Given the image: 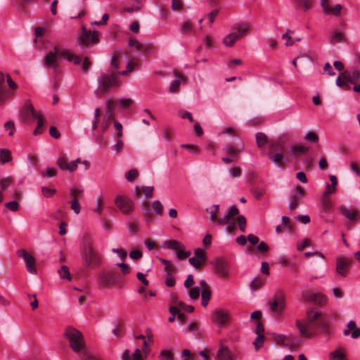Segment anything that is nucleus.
Instances as JSON below:
<instances>
[{"label":"nucleus","mask_w":360,"mask_h":360,"mask_svg":"<svg viewBox=\"0 0 360 360\" xmlns=\"http://www.w3.org/2000/svg\"><path fill=\"white\" fill-rule=\"evenodd\" d=\"M63 59H65L75 65H79L82 63L81 58L78 56L75 55L71 51L56 47L46 55L44 63L46 67L56 70L58 63Z\"/></svg>","instance_id":"1"},{"label":"nucleus","mask_w":360,"mask_h":360,"mask_svg":"<svg viewBox=\"0 0 360 360\" xmlns=\"http://www.w3.org/2000/svg\"><path fill=\"white\" fill-rule=\"evenodd\" d=\"M323 317L320 311L311 309L307 312V320L304 322L297 321V327L302 338H311L316 333L315 326Z\"/></svg>","instance_id":"2"},{"label":"nucleus","mask_w":360,"mask_h":360,"mask_svg":"<svg viewBox=\"0 0 360 360\" xmlns=\"http://www.w3.org/2000/svg\"><path fill=\"white\" fill-rule=\"evenodd\" d=\"M250 30V25L246 22H238L231 27V31L222 39L225 46L231 47L235 43L248 34Z\"/></svg>","instance_id":"3"},{"label":"nucleus","mask_w":360,"mask_h":360,"mask_svg":"<svg viewBox=\"0 0 360 360\" xmlns=\"http://www.w3.org/2000/svg\"><path fill=\"white\" fill-rule=\"evenodd\" d=\"M81 259L84 266L88 269H96L101 264V258L94 250L92 244L85 240L82 247Z\"/></svg>","instance_id":"4"},{"label":"nucleus","mask_w":360,"mask_h":360,"mask_svg":"<svg viewBox=\"0 0 360 360\" xmlns=\"http://www.w3.org/2000/svg\"><path fill=\"white\" fill-rule=\"evenodd\" d=\"M64 336L68 341L71 349L76 353L81 352L85 347L84 337L80 331L73 327H68Z\"/></svg>","instance_id":"5"},{"label":"nucleus","mask_w":360,"mask_h":360,"mask_svg":"<svg viewBox=\"0 0 360 360\" xmlns=\"http://www.w3.org/2000/svg\"><path fill=\"white\" fill-rule=\"evenodd\" d=\"M17 84L9 75L0 72V103L6 102L12 96L11 91L16 90Z\"/></svg>","instance_id":"6"},{"label":"nucleus","mask_w":360,"mask_h":360,"mask_svg":"<svg viewBox=\"0 0 360 360\" xmlns=\"http://www.w3.org/2000/svg\"><path fill=\"white\" fill-rule=\"evenodd\" d=\"M238 214V210L236 205H231L223 217L219 218L218 225H224L227 234H233L236 229L235 217Z\"/></svg>","instance_id":"7"},{"label":"nucleus","mask_w":360,"mask_h":360,"mask_svg":"<svg viewBox=\"0 0 360 360\" xmlns=\"http://www.w3.org/2000/svg\"><path fill=\"white\" fill-rule=\"evenodd\" d=\"M99 87L96 91L97 94H103L112 87L118 86V77L115 73L103 72L98 78Z\"/></svg>","instance_id":"8"},{"label":"nucleus","mask_w":360,"mask_h":360,"mask_svg":"<svg viewBox=\"0 0 360 360\" xmlns=\"http://www.w3.org/2000/svg\"><path fill=\"white\" fill-rule=\"evenodd\" d=\"M272 336L276 344L283 347H290L291 351L295 350L300 344V340L291 333L288 335L274 333Z\"/></svg>","instance_id":"9"},{"label":"nucleus","mask_w":360,"mask_h":360,"mask_svg":"<svg viewBox=\"0 0 360 360\" xmlns=\"http://www.w3.org/2000/svg\"><path fill=\"white\" fill-rule=\"evenodd\" d=\"M116 274L113 271H102L97 276V283L100 288H105L115 285Z\"/></svg>","instance_id":"10"},{"label":"nucleus","mask_w":360,"mask_h":360,"mask_svg":"<svg viewBox=\"0 0 360 360\" xmlns=\"http://www.w3.org/2000/svg\"><path fill=\"white\" fill-rule=\"evenodd\" d=\"M212 321L217 325L219 328H222L230 320V313L228 310L217 308L212 314Z\"/></svg>","instance_id":"11"},{"label":"nucleus","mask_w":360,"mask_h":360,"mask_svg":"<svg viewBox=\"0 0 360 360\" xmlns=\"http://www.w3.org/2000/svg\"><path fill=\"white\" fill-rule=\"evenodd\" d=\"M280 146L279 143H271L269 146V158L278 168L283 169L284 155L282 153H274V150Z\"/></svg>","instance_id":"12"},{"label":"nucleus","mask_w":360,"mask_h":360,"mask_svg":"<svg viewBox=\"0 0 360 360\" xmlns=\"http://www.w3.org/2000/svg\"><path fill=\"white\" fill-rule=\"evenodd\" d=\"M82 160L78 158L75 160L69 162L65 155H60L57 160V165L62 170H66L70 172L77 169L78 163H81Z\"/></svg>","instance_id":"13"},{"label":"nucleus","mask_w":360,"mask_h":360,"mask_svg":"<svg viewBox=\"0 0 360 360\" xmlns=\"http://www.w3.org/2000/svg\"><path fill=\"white\" fill-rule=\"evenodd\" d=\"M39 115L30 103H27L21 111L20 117L22 121L27 124L32 123Z\"/></svg>","instance_id":"14"},{"label":"nucleus","mask_w":360,"mask_h":360,"mask_svg":"<svg viewBox=\"0 0 360 360\" xmlns=\"http://www.w3.org/2000/svg\"><path fill=\"white\" fill-rule=\"evenodd\" d=\"M17 255L18 257H22L24 259L26 268L29 273L32 274H36L37 273L35 267V259L32 255H30L25 249L19 250L17 252Z\"/></svg>","instance_id":"15"},{"label":"nucleus","mask_w":360,"mask_h":360,"mask_svg":"<svg viewBox=\"0 0 360 360\" xmlns=\"http://www.w3.org/2000/svg\"><path fill=\"white\" fill-rule=\"evenodd\" d=\"M115 203L124 214H128L134 210L132 202L128 198L118 195L115 199Z\"/></svg>","instance_id":"16"},{"label":"nucleus","mask_w":360,"mask_h":360,"mask_svg":"<svg viewBox=\"0 0 360 360\" xmlns=\"http://www.w3.org/2000/svg\"><path fill=\"white\" fill-rule=\"evenodd\" d=\"M285 307V300L283 297H279L273 300L269 305V311L274 316H279Z\"/></svg>","instance_id":"17"},{"label":"nucleus","mask_w":360,"mask_h":360,"mask_svg":"<svg viewBox=\"0 0 360 360\" xmlns=\"http://www.w3.org/2000/svg\"><path fill=\"white\" fill-rule=\"evenodd\" d=\"M216 273L223 277H228L231 274L229 265L224 258H217L212 262Z\"/></svg>","instance_id":"18"},{"label":"nucleus","mask_w":360,"mask_h":360,"mask_svg":"<svg viewBox=\"0 0 360 360\" xmlns=\"http://www.w3.org/2000/svg\"><path fill=\"white\" fill-rule=\"evenodd\" d=\"M207 260V256L204 250L198 248L194 251V256L188 260L189 263L195 268H200Z\"/></svg>","instance_id":"19"},{"label":"nucleus","mask_w":360,"mask_h":360,"mask_svg":"<svg viewBox=\"0 0 360 360\" xmlns=\"http://www.w3.org/2000/svg\"><path fill=\"white\" fill-rule=\"evenodd\" d=\"M350 264V259L338 257L336 259V272L341 276L345 277L348 274Z\"/></svg>","instance_id":"20"},{"label":"nucleus","mask_w":360,"mask_h":360,"mask_svg":"<svg viewBox=\"0 0 360 360\" xmlns=\"http://www.w3.org/2000/svg\"><path fill=\"white\" fill-rule=\"evenodd\" d=\"M216 360H235V356L227 346L221 344L217 352Z\"/></svg>","instance_id":"21"},{"label":"nucleus","mask_w":360,"mask_h":360,"mask_svg":"<svg viewBox=\"0 0 360 360\" xmlns=\"http://www.w3.org/2000/svg\"><path fill=\"white\" fill-rule=\"evenodd\" d=\"M199 284L201 287L202 305L206 307L211 297V291L205 281H200Z\"/></svg>","instance_id":"22"},{"label":"nucleus","mask_w":360,"mask_h":360,"mask_svg":"<svg viewBox=\"0 0 360 360\" xmlns=\"http://www.w3.org/2000/svg\"><path fill=\"white\" fill-rule=\"evenodd\" d=\"M219 205H212L207 208V212L209 214V220L210 223L215 226L218 224L217 214L219 212Z\"/></svg>","instance_id":"23"},{"label":"nucleus","mask_w":360,"mask_h":360,"mask_svg":"<svg viewBox=\"0 0 360 360\" xmlns=\"http://www.w3.org/2000/svg\"><path fill=\"white\" fill-rule=\"evenodd\" d=\"M329 360H347L345 349L338 347L332 351L328 355Z\"/></svg>","instance_id":"24"},{"label":"nucleus","mask_w":360,"mask_h":360,"mask_svg":"<svg viewBox=\"0 0 360 360\" xmlns=\"http://www.w3.org/2000/svg\"><path fill=\"white\" fill-rule=\"evenodd\" d=\"M330 179L331 181V184L328 182L326 184V190L323 192V195L325 196L330 195L336 191V187L338 185L337 177L335 175L331 174L330 175Z\"/></svg>","instance_id":"25"},{"label":"nucleus","mask_w":360,"mask_h":360,"mask_svg":"<svg viewBox=\"0 0 360 360\" xmlns=\"http://www.w3.org/2000/svg\"><path fill=\"white\" fill-rule=\"evenodd\" d=\"M339 211L347 219L351 221H356L358 211L355 209L350 210L344 205H341L338 208Z\"/></svg>","instance_id":"26"},{"label":"nucleus","mask_w":360,"mask_h":360,"mask_svg":"<svg viewBox=\"0 0 360 360\" xmlns=\"http://www.w3.org/2000/svg\"><path fill=\"white\" fill-rule=\"evenodd\" d=\"M175 79L172 81L169 86V92H176L181 84L185 81V77L176 72H174Z\"/></svg>","instance_id":"27"},{"label":"nucleus","mask_w":360,"mask_h":360,"mask_svg":"<svg viewBox=\"0 0 360 360\" xmlns=\"http://www.w3.org/2000/svg\"><path fill=\"white\" fill-rule=\"evenodd\" d=\"M330 35L331 39L334 43H341L347 41L345 33L340 29L334 30Z\"/></svg>","instance_id":"28"},{"label":"nucleus","mask_w":360,"mask_h":360,"mask_svg":"<svg viewBox=\"0 0 360 360\" xmlns=\"http://www.w3.org/2000/svg\"><path fill=\"white\" fill-rule=\"evenodd\" d=\"M128 46L131 51H143L146 50V45L134 38L129 39Z\"/></svg>","instance_id":"29"},{"label":"nucleus","mask_w":360,"mask_h":360,"mask_svg":"<svg viewBox=\"0 0 360 360\" xmlns=\"http://www.w3.org/2000/svg\"><path fill=\"white\" fill-rule=\"evenodd\" d=\"M116 103L122 109L128 110L133 105L134 101L131 98L122 97L117 98Z\"/></svg>","instance_id":"30"},{"label":"nucleus","mask_w":360,"mask_h":360,"mask_svg":"<svg viewBox=\"0 0 360 360\" xmlns=\"http://www.w3.org/2000/svg\"><path fill=\"white\" fill-rule=\"evenodd\" d=\"M162 247L172 250L176 252L179 249L183 248L184 245L181 243L176 240H171L164 242Z\"/></svg>","instance_id":"31"},{"label":"nucleus","mask_w":360,"mask_h":360,"mask_svg":"<svg viewBox=\"0 0 360 360\" xmlns=\"http://www.w3.org/2000/svg\"><path fill=\"white\" fill-rule=\"evenodd\" d=\"M139 64V60L135 58H130L127 64L126 70L120 72L121 75H127L129 72H132Z\"/></svg>","instance_id":"32"},{"label":"nucleus","mask_w":360,"mask_h":360,"mask_svg":"<svg viewBox=\"0 0 360 360\" xmlns=\"http://www.w3.org/2000/svg\"><path fill=\"white\" fill-rule=\"evenodd\" d=\"M105 112H107V117L109 118L111 116H114L115 111V102L111 98H107L105 101Z\"/></svg>","instance_id":"33"},{"label":"nucleus","mask_w":360,"mask_h":360,"mask_svg":"<svg viewBox=\"0 0 360 360\" xmlns=\"http://www.w3.org/2000/svg\"><path fill=\"white\" fill-rule=\"evenodd\" d=\"M36 120H38V122H37V126L34 131V134L39 135V134H41V133H43V131L46 129L45 121H44L43 116L41 115H39L37 117Z\"/></svg>","instance_id":"34"},{"label":"nucleus","mask_w":360,"mask_h":360,"mask_svg":"<svg viewBox=\"0 0 360 360\" xmlns=\"http://www.w3.org/2000/svg\"><path fill=\"white\" fill-rule=\"evenodd\" d=\"M11 160V152L6 148H0V162L2 164H5L9 162Z\"/></svg>","instance_id":"35"},{"label":"nucleus","mask_w":360,"mask_h":360,"mask_svg":"<svg viewBox=\"0 0 360 360\" xmlns=\"http://www.w3.org/2000/svg\"><path fill=\"white\" fill-rule=\"evenodd\" d=\"M58 273L61 279H66L68 281H71L72 277L69 268L67 266H61L60 268L58 270Z\"/></svg>","instance_id":"36"},{"label":"nucleus","mask_w":360,"mask_h":360,"mask_svg":"<svg viewBox=\"0 0 360 360\" xmlns=\"http://www.w3.org/2000/svg\"><path fill=\"white\" fill-rule=\"evenodd\" d=\"M309 150V148L304 146H293L290 148V154L292 156H296L300 153H305Z\"/></svg>","instance_id":"37"},{"label":"nucleus","mask_w":360,"mask_h":360,"mask_svg":"<svg viewBox=\"0 0 360 360\" xmlns=\"http://www.w3.org/2000/svg\"><path fill=\"white\" fill-rule=\"evenodd\" d=\"M150 204L148 202H145L143 205V211L144 212V218L147 222L153 221V214L149 208Z\"/></svg>","instance_id":"38"},{"label":"nucleus","mask_w":360,"mask_h":360,"mask_svg":"<svg viewBox=\"0 0 360 360\" xmlns=\"http://www.w3.org/2000/svg\"><path fill=\"white\" fill-rule=\"evenodd\" d=\"M89 31H86L84 27H82V34L78 39V42L80 45L87 44L89 43L90 39Z\"/></svg>","instance_id":"39"},{"label":"nucleus","mask_w":360,"mask_h":360,"mask_svg":"<svg viewBox=\"0 0 360 360\" xmlns=\"http://www.w3.org/2000/svg\"><path fill=\"white\" fill-rule=\"evenodd\" d=\"M257 145L259 148H262L267 143L266 136L262 132H258L256 134Z\"/></svg>","instance_id":"40"},{"label":"nucleus","mask_w":360,"mask_h":360,"mask_svg":"<svg viewBox=\"0 0 360 360\" xmlns=\"http://www.w3.org/2000/svg\"><path fill=\"white\" fill-rule=\"evenodd\" d=\"M113 118H114V116H111L110 117L108 118L107 117V112H105L103 121L101 124V129L103 130V131H105L108 129L109 125L110 124L112 121H113Z\"/></svg>","instance_id":"41"},{"label":"nucleus","mask_w":360,"mask_h":360,"mask_svg":"<svg viewBox=\"0 0 360 360\" xmlns=\"http://www.w3.org/2000/svg\"><path fill=\"white\" fill-rule=\"evenodd\" d=\"M318 328H319L323 333L329 332V325L327 320L323 316L321 319L318 322L316 325Z\"/></svg>","instance_id":"42"},{"label":"nucleus","mask_w":360,"mask_h":360,"mask_svg":"<svg viewBox=\"0 0 360 360\" xmlns=\"http://www.w3.org/2000/svg\"><path fill=\"white\" fill-rule=\"evenodd\" d=\"M304 139L309 143H316L319 141V136L314 131L307 133Z\"/></svg>","instance_id":"43"},{"label":"nucleus","mask_w":360,"mask_h":360,"mask_svg":"<svg viewBox=\"0 0 360 360\" xmlns=\"http://www.w3.org/2000/svg\"><path fill=\"white\" fill-rule=\"evenodd\" d=\"M264 281L260 277H255L251 282L250 288L252 290L259 289L264 285Z\"/></svg>","instance_id":"44"},{"label":"nucleus","mask_w":360,"mask_h":360,"mask_svg":"<svg viewBox=\"0 0 360 360\" xmlns=\"http://www.w3.org/2000/svg\"><path fill=\"white\" fill-rule=\"evenodd\" d=\"M138 176L139 172L136 169H131L125 174V178L129 182L134 181Z\"/></svg>","instance_id":"45"},{"label":"nucleus","mask_w":360,"mask_h":360,"mask_svg":"<svg viewBox=\"0 0 360 360\" xmlns=\"http://www.w3.org/2000/svg\"><path fill=\"white\" fill-rule=\"evenodd\" d=\"M13 179L10 176L5 177L0 181V190L6 191L11 184Z\"/></svg>","instance_id":"46"},{"label":"nucleus","mask_w":360,"mask_h":360,"mask_svg":"<svg viewBox=\"0 0 360 360\" xmlns=\"http://www.w3.org/2000/svg\"><path fill=\"white\" fill-rule=\"evenodd\" d=\"M201 293V287L200 285L199 286L194 287L189 291V297L190 299L195 300H197L200 294Z\"/></svg>","instance_id":"47"},{"label":"nucleus","mask_w":360,"mask_h":360,"mask_svg":"<svg viewBox=\"0 0 360 360\" xmlns=\"http://www.w3.org/2000/svg\"><path fill=\"white\" fill-rule=\"evenodd\" d=\"M84 192V189L80 186H75L70 188L69 190V194L72 197H74L76 198L77 196L79 195Z\"/></svg>","instance_id":"48"},{"label":"nucleus","mask_w":360,"mask_h":360,"mask_svg":"<svg viewBox=\"0 0 360 360\" xmlns=\"http://www.w3.org/2000/svg\"><path fill=\"white\" fill-rule=\"evenodd\" d=\"M44 177L53 178L56 176V169L53 167H47L41 172Z\"/></svg>","instance_id":"49"},{"label":"nucleus","mask_w":360,"mask_h":360,"mask_svg":"<svg viewBox=\"0 0 360 360\" xmlns=\"http://www.w3.org/2000/svg\"><path fill=\"white\" fill-rule=\"evenodd\" d=\"M153 209L154 212L158 215L161 216L163 213V207L162 203L159 200H155L153 204Z\"/></svg>","instance_id":"50"},{"label":"nucleus","mask_w":360,"mask_h":360,"mask_svg":"<svg viewBox=\"0 0 360 360\" xmlns=\"http://www.w3.org/2000/svg\"><path fill=\"white\" fill-rule=\"evenodd\" d=\"M311 245V242L308 238L300 239L297 241V248L298 250H302L304 248L307 247H309Z\"/></svg>","instance_id":"51"},{"label":"nucleus","mask_w":360,"mask_h":360,"mask_svg":"<svg viewBox=\"0 0 360 360\" xmlns=\"http://www.w3.org/2000/svg\"><path fill=\"white\" fill-rule=\"evenodd\" d=\"M41 193L45 198H51L56 193V190L47 186H43L41 188Z\"/></svg>","instance_id":"52"},{"label":"nucleus","mask_w":360,"mask_h":360,"mask_svg":"<svg viewBox=\"0 0 360 360\" xmlns=\"http://www.w3.org/2000/svg\"><path fill=\"white\" fill-rule=\"evenodd\" d=\"M4 129L8 131L9 136H13L14 134L15 127L13 122L8 121L4 124Z\"/></svg>","instance_id":"53"},{"label":"nucleus","mask_w":360,"mask_h":360,"mask_svg":"<svg viewBox=\"0 0 360 360\" xmlns=\"http://www.w3.org/2000/svg\"><path fill=\"white\" fill-rule=\"evenodd\" d=\"M184 8L182 0H172V9L174 11H180Z\"/></svg>","instance_id":"54"},{"label":"nucleus","mask_w":360,"mask_h":360,"mask_svg":"<svg viewBox=\"0 0 360 360\" xmlns=\"http://www.w3.org/2000/svg\"><path fill=\"white\" fill-rule=\"evenodd\" d=\"M101 114V110L96 108L94 111V119L92 120L91 131H94L97 129V120Z\"/></svg>","instance_id":"55"},{"label":"nucleus","mask_w":360,"mask_h":360,"mask_svg":"<svg viewBox=\"0 0 360 360\" xmlns=\"http://www.w3.org/2000/svg\"><path fill=\"white\" fill-rule=\"evenodd\" d=\"M229 174L231 177L236 178V177H239L241 175L242 171L240 167H231V169H229Z\"/></svg>","instance_id":"56"},{"label":"nucleus","mask_w":360,"mask_h":360,"mask_svg":"<svg viewBox=\"0 0 360 360\" xmlns=\"http://www.w3.org/2000/svg\"><path fill=\"white\" fill-rule=\"evenodd\" d=\"M321 6L325 14L331 13V7L328 0H321Z\"/></svg>","instance_id":"57"},{"label":"nucleus","mask_w":360,"mask_h":360,"mask_svg":"<svg viewBox=\"0 0 360 360\" xmlns=\"http://www.w3.org/2000/svg\"><path fill=\"white\" fill-rule=\"evenodd\" d=\"M181 31L184 34H188L191 32L193 31L191 24L188 21L184 22L181 26Z\"/></svg>","instance_id":"58"},{"label":"nucleus","mask_w":360,"mask_h":360,"mask_svg":"<svg viewBox=\"0 0 360 360\" xmlns=\"http://www.w3.org/2000/svg\"><path fill=\"white\" fill-rule=\"evenodd\" d=\"M82 360H104L103 359L93 355L91 353L89 352H84L82 355Z\"/></svg>","instance_id":"59"},{"label":"nucleus","mask_w":360,"mask_h":360,"mask_svg":"<svg viewBox=\"0 0 360 360\" xmlns=\"http://www.w3.org/2000/svg\"><path fill=\"white\" fill-rule=\"evenodd\" d=\"M71 209L76 214L80 212V204L77 198H74L71 201Z\"/></svg>","instance_id":"60"},{"label":"nucleus","mask_w":360,"mask_h":360,"mask_svg":"<svg viewBox=\"0 0 360 360\" xmlns=\"http://www.w3.org/2000/svg\"><path fill=\"white\" fill-rule=\"evenodd\" d=\"M264 340V337L263 335H257V338L254 341V345L257 350L262 347Z\"/></svg>","instance_id":"61"},{"label":"nucleus","mask_w":360,"mask_h":360,"mask_svg":"<svg viewBox=\"0 0 360 360\" xmlns=\"http://www.w3.org/2000/svg\"><path fill=\"white\" fill-rule=\"evenodd\" d=\"M238 224L242 232L245 231L246 219L243 215L238 216Z\"/></svg>","instance_id":"62"},{"label":"nucleus","mask_w":360,"mask_h":360,"mask_svg":"<svg viewBox=\"0 0 360 360\" xmlns=\"http://www.w3.org/2000/svg\"><path fill=\"white\" fill-rule=\"evenodd\" d=\"M190 255H191V252H189V251H184L183 250V248L179 249V250H178L176 252V256L179 259H184L186 257H189Z\"/></svg>","instance_id":"63"},{"label":"nucleus","mask_w":360,"mask_h":360,"mask_svg":"<svg viewBox=\"0 0 360 360\" xmlns=\"http://www.w3.org/2000/svg\"><path fill=\"white\" fill-rule=\"evenodd\" d=\"M112 252L115 253H117L118 257L124 260L127 257V252L124 249H119V248H113Z\"/></svg>","instance_id":"64"}]
</instances>
